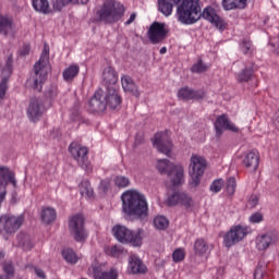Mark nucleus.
Segmentation results:
<instances>
[{
    "instance_id": "obj_1",
    "label": "nucleus",
    "mask_w": 279,
    "mask_h": 279,
    "mask_svg": "<svg viewBox=\"0 0 279 279\" xmlns=\"http://www.w3.org/2000/svg\"><path fill=\"white\" fill-rule=\"evenodd\" d=\"M159 12L165 16H171L173 5H177V19L183 25H195L199 19H205L215 25L219 32H226L228 23L217 14V10L207 7L202 12L199 0H158Z\"/></svg>"
},
{
    "instance_id": "obj_2",
    "label": "nucleus",
    "mask_w": 279,
    "mask_h": 279,
    "mask_svg": "<svg viewBox=\"0 0 279 279\" xmlns=\"http://www.w3.org/2000/svg\"><path fill=\"white\" fill-rule=\"evenodd\" d=\"M122 213L128 219L141 220L147 219L149 215V205L145 194L136 190H129L121 195Z\"/></svg>"
},
{
    "instance_id": "obj_3",
    "label": "nucleus",
    "mask_w": 279,
    "mask_h": 279,
    "mask_svg": "<svg viewBox=\"0 0 279 279\" xmlns=\"http://www.w3.org/2000/svg\"><path fill=\"white\" fill-rule=\"evenodd\" d=\"M123 12H125V8L123 7V4L114 0H107L104 2L101 8L96 12V23H105V25H112V23L121 21Z\"/></svg>"
},
{
    "instance_id": "obj_4",
    "label": "nucleus",
    "mask_w": 279,
    "mask_h": 279,
    "mask_svg": "<svg viewBox=\"0 0 279 279\" xmlns=\"http://www.w3.org/2000/svg\"><path fill=\"white\" fill-rule=\"evenodd\" d=\"M157 169L159 173L168 174L173 189L184 184V167H182V165H175L169 161V159H159L157 162Z\"/></svg>"
},
{
    "instance_id": "obj_5",
    "label": "nucleus",
    "mask_w": 279,
    "mask_h": 279,
    "mask_svg": "<svg viewBox=\"0 0 279 279\" xmlns=\"http://www.w3.org/2000/svg\"><path fill=\"white\" fill-rule=\"evenodd\" d=\"M112 232L119 243H130L133 247H141L143 245V229L134 232L125 226L117 225L112 228Z\"/></svg>"
},
{
    "instance_id": "obj_6",
    "label": "nucleus",
    "mask_w": 279,
    "mask_h": 279,
    "mask_svg": "<svg viewBox=\"0 0 279 279\" xmlns=\"http://www.w3.org/2000/svg\"><path fill=\"white\" fill-rule=\"evenodd\" d=\"M47 64H49V46L45 45L39 60L34 65L33 88L38 90V93L43 90V84L47 80V70L45 69Z\"/></svg>"
},
{
    "instance_id": "obj_7",
    "label": "nucleus",
    "mask_w": 279,
    "mask_h": 279,
    "mask_svg": "<svg viewBox=\"0 0 279 279\" xmlns=\"http://www.w3.org/2000/svg\"><path fill=\"white\" fill-rule=\"evenodd\" d=\"M206 171V159L197 155H193L190 159V186L197 189L202 182V178Z\"/></svg>"
},
{
    "instance_id": "obj_8",
    "label": "nucleus",
    "mask_w": 279,
    "mask_h": 279,
    "mask_svg": "<svg viewBox=\"0 0 279 279\" xmlns=\"http://www.w3.org/2000/svg\"><path fill=\"white\" fill-rule=\"evenodd\" d=\"M69 151L72 158L77 161L81 169H84L86 173H90L93 171V165L88 161V148L83 147L77 144V142H73L69 146Z\"/></svg>"
},
{
    "instance_id": "obj_9",
    "label": "nucleus",
    "mask_w": 279,
    "mask_h": 279,
    "mask_svg": "<svg viewBox=\"0 0 279 279\" xmlns=\"http://www.w3.org/2000/svg\"><path fill=\"white\" fill-rule=\"evenodd\" d=\"M69 230L74 241L77 243H84L86 239H88V231H86V227H84V216L81 214H76L70 219Z\"/></svg>"
},
{
    "instance_id": "obj_10",
    "label": "nucleus",
    "mask_w": 279,
    "mask_h": 279,
    "mask_svg": "<svg viewBox=\"0 0 279 279\" xmlns=\"http://www.w3.org/2000/svg\"><path fill=\"white\" fill-rule=\"evenodd\" d=\"M248 229L247 227H243L241 225H236L230 228V230L223 236L225 246L230 248L232 245H236V243H241L245 236H247Z\"/></svg>"
},
{
    "instance_id": "obj_11",
    "label": "nucleus",
    "mask_w": 279,
    "mask_h": 279,
    "mask_svg": "<svg viewBox=\"0 0 279 279\" xmlns=\"http://www.w3.org/2000/svg\"><path fill=\"white\" fill-rule=\"evenodd\" d=\"M24 221L25 215L23 214L20 216L3 215L0 217V226H2V230H4L7 234H14V232H17Z\"/></svg>"
},
{
    "instance_id": "obj_12",
    "label": "nucleus",
    "mask_w": 279,
    "mask_h": 279,
    "mask_svg": "<svg viewBox=\"0 0 279 279\" xmlns=\"http://www.w3.org/2000/svg\"><path fill=\"white\" fill-rule=\"evenodd\" d=\"M167 34H169V31L166 28V24L160 22H154L147 31L151 45H160L167 39Z\"/></svg>"
},
{
    "instance_id": "obj_13",
    "label": "nucleus",
    "mask_w": 279,
    "mask_h": 279,
    "mask_svg": "<svg viewBox=\"0 0 279 279\" xmlns=\"http://www.w3.org/2000/svg\"><path fill=\"white\" fill-rule=\"evenodd\" d=\"M153 145L158 149L160 154H165V156L168 157L171 156V149H173V144L171 143V140L167 134H155Z\"/></svg>"
},
{
    "instance_id": "obj_14",
    "label": "nucleus",
    "mask_w": 279,
    "mask_h": 279,
    "mask_svg": "<svg viewBox=\"0 0 279 279\" xmlns=\"http://www.w3.org/2000/svg\"><path fill=\"white\" fill-rule=\"evenodd\" d=\"M9 184L16 189V175L10 168L0 166V192L8 193Z\"/></svg>"
},
{
    "instance_id": "obj_15",
    "label": "nucleus",
    "mask_w": 279,
    "mask_h": 279,
    "mask_svg": "<svg viewBox=\"0 0 279 279\" xmlns=\"http://www.w3.org/2000/svg\"><path fill=\"white\" fill-rule=\"evenodd\" d=\"M166 204L167 206H178V204H181L185 208H191L193 206V198L184 192H173L168 196Z\"/></svg>"
},
{
    "instance_id": "obj_16",
    "label": "nucleus",
    "mask_w": 279,
    "mask_h": 279,
    "mask_svg": "<svg viewBox=\"0 0 279 279\" xmlns=\"http://www.w3.org/2000/svg\"><path fill=\"white\" fill-rule=\"evenodd\" d=\"M43 112H45V105L43 104V100L38 98H31L27 108L28 119L36 123V121L43 117Z\"/></svg>"
},
{
    "instance_id": "obj_17",
    "label": "nucleus",
    "mask_w": 279,
    "mask_h": 279,
    "mask_svg": "<svg viewBox=\"0 0 279 279\" xmlns=\"http://www.w3.org/2000/svg\"><path fill=\"white\" fill-rule=\"evenodd\" d=\"M215 130L217 136H221V134H223V130H228L229 132H239V128H236V125H234L230 119H228V114L226 113L217 117Z\"/></svg>"
},
{
    "instance_id": "obj_18",
    "label": "nucleus",
    "mask_w": 279,
    "mask_h": 279,
    "mask_svg": "<svg viewBox=\"0 0 279 279\" xmlns=\"http://www.w3.org/2000/svg\"><path fill=\"white\" fill-rule=\"evenodd\" d=\"M108 108L106 96H104V89L95 92L94 97L89 100L90 112H104Z\"/></svg>"
},
{
    "instance_id": "obj_19",
    "label": "nucleus",
    "mask_w": 279,
    "mask_h": 279,
    "mask_svg": "<svg viewBox=\"0 0 279 279\" xmlns=\"http://www.w3.org/2000/svg\"><path fill=\"white\" fill-rule=\"evenodd\" d=\"M104 96L107 107H109L111 110H117V108L121 106L122 99L119 92H117V87L108 86V88L104 90Z\"/></svg>"
},
{
    "instance_id": "obj_20",
    "label": "nucleus",
    "mask_w": 279,
    "mask_h": 279,
    "mask_svg": "<svg viewBox=\"0 0 279 279\" xmlns=\"http://www.w3.org/2000/svg\"><path fill=\"white\" fill-rule=\"evenodd\" d=\"M178 97L183 101H191V99L202 101L206 97V94L204 93V90H195L191 89L190 87H182L178 92Z\"/></svg>"
},
{
    "instance_id": "obj_21",
    "label": "nucleus",
    "mask_w": 279,
    "mask_h": 279,
    "mask_svg": "<svg viewBox=\"0 0 279 279\" xmlns=\"http://www.w3.org/2000/svg\"><path fill=\"white\" fill-rule=\"evenodd\" d=\"M102 82L106 86V89L108 88V86H110V88H117L119 75L117 74V71H114V68L108 66L104 70Z\"/></svg>"
},
{
    "instance_id": "obj_22",
    "label": "nucleus",
    "mask_w": 279,
    "mask_h": 279,
    "mask_svg": "<svg viewBox=\"0 0 279 279\" xmlns=\"http://www.w3.org/2000/svg\"><path fill=\"white\" fill-rule=\"evenodd\" d=\"M14 32V20L8 15H0V34L2 36H12Z\"/></svg>"
},
{
    "instance_id": "obj_23",
    "label": "nucleus",
    "mask_w": 279,
    "mask_h": 279,
    "mask_svg": "<svg viewBox=\"0 0 279 279\" xmlns=\"http://www.w3.org/2000/svg\"><path fill=\"white\" fill-rule=\"evenodd\" d=\"M122 82V88L124 93H130L133 97L140 98L141 92H138V86H136V83L132 81V77L124 75L121 78Z\"/></svg>"
},
{
    "instance_id": "obj_24",
    "label": "nucleus",
    "mask_w": 279,
    "mask_h": 279,
    "mask_svg": "<svg viewBox=\"0 0 279 279\" xmlns=\"http://www.w3.org/2000/svg\"><path fill=\"white\" fill-rule=\"evenodd\" d=\"M278 241V233L268 232L257 239V250H267Z\"/></svg>"
},
{
    "instance_id": "obj_25",
    "label": "nucleus",
    "mask_w": 279,
    "mask_h": 279,
    "mask_svg": "<svg viewBox=\"0 0 279 279\" xmlns=\"http://www.w3.org/2000/svg\"><path fill=\"white\" fill-rule=\"evenodd\" d=\"M93 274H94V279H118L119 278V271H117V269L114 268H111L110 271H101L99 270V267L94 266Z\"/></svg>"
},
{
    "instance_id": "obj_26",
    "label": "nucleus",
    "mask_w": 279,
    "mask_h": 279,
    "mask_svg": "<svg viewBox=\"0 0 279 279\" xmlns=\"http://www.w3.org/2000/svg\"><path fill=\"white\" fill-rule=\"evenodd\" d=\"M129 265L132 274H145L147 271V266L136 256L130 257Z\"/></svg>"
},
{
    "instance_id": "obj_27",
    "label": "nucleus",
    "mask_w": 279,
    "mask_h": 279,
    "mask_svg": "<svg viewBox=\"0 0 279 279\" xmlns=\"http://www.w3.org/2000/svg\"><path fill=\"white\" fill-rule=\"evenodd\" d=\"M247 0H222V8L226 11L245 10Z\"/></svg>"
},
{
    "instance_id": "obj_28",
    "label": "nucleus",
    "mask_w": 279,
    "mask_h": 279,
    "mask_svg": "<svg viewBox=\"0 0 279 279\" xmlns=\"http://www.w3.org/2000/svg\"><path fill=\"white\" fill-rule=\"evenodd\" d=\"M258 162H259L258 155H256V151H254V150H251L245 156V159L243 160V165L247 169H253V171H256V169H258Z\"/></svg>"
},
{
    "instance_id": "obj_29",
    "label": "nucleus",
    "mask_w": 279,
    "mask_h": 279,
    "mask_svg": "<svg viewBox=\"0 0 279 279\" xmlns=\"http://www.w3.org/2000/svg\"><path fill=\"white\" fill-rule=\"evenodd\" d=\"M17 243L20 247L23 248L25 252L34 247V243H32V238L27 233L17 234Z\"/></svg>"
},
{
    "instance_id": "obj_30",
    "label": "nucleus",
    "mask_w": 279,
    "mask_h": 279,
    "mask_svg": "<svg viewBox=\"0 0 279 279\" xmlns=\"http://www.w3.org/2000/svg\"><path fill=\"white\" fill-rule=\"evenodd\" d=\"M80 73V65L72 64L68 69L63 71V80L64 82H73L74 77H77Z\"/></svg>"
},
{
    "instance_id": "obj_31",
    "label": "nucleus",
    "mask_w": 279,
    "mask_h": 279,
    "mask_svg": "<svg viewBox=\"0 0 279 279\" xmlns=\"http://www.w3.org/2000/svg\"><path fill=\"white\" fill-rule=\"evenodd\" d=\"M33 8L36 12H41V14H49L51 12L48 0H33Z\"/></svg>"
},
{
    "instance_id": "obj_32",
    "label": "nucleus",
    "mask_w": 279,
    "mask_h": 279,
    "mask_svg": "<svg viewBox=\"0 0 279 279\" xmlns=\"http://www.w3.org/2000/svg\"><path fill=\"white\" fill-rule=\"evenodd\" d=\"M254 76V68H244L240 73H238L236 80L240 84H243V82H250L252 77Z\"/></svg>"
},
{
    "instance_id": "obj_33",
    "label": "nucleus",
    "mask_w": 279,
    "mask_h": 279,
    "mask_svg": "<svg viewBox=\"0 0 279 279\" xmlns=\"http://www.w3.org/2000/svg\"><path fill=\"white\" fill-rule=\"evenodd\" d=\"M56 217H57L56 209L51 207H46L41 211V219L44 223H52V221H56Z\"/></svg>"
},
{
    "instance_id": "obj_34",
    "label": "nucleus",
    "mask_w": 279,
    "mask_h": 279,
    "mask_svg": "<svg viewBox=\"0 0 279 279\" xmlns=\"http://www.w3.org/2000/svg\"><path fill=\"white\" fill-rule=\"evenodd\" d=\"M194 251L198 256H204L208 252V243L204 239H197L194 243Z\"/></svg>"
},
{
    "instance_id": "obj_35",
    "label": "nucleus",
    "mask_w": 279,
    "mask_h": 279,
    "mask_svg": "<svg viewBox=\"0 0 279 279\" xmlns=\"http://www.w3.org/2000/svg\"><path fill=\"white\" fill-rule=\"evenodd\" d=\"M80 193L82 197H93L95 192L93 191V186H90L89 181H82L80 184Z\"/></svg>"
},
{
    "instance_id": "obj_36",
    "label": "nucleus",
    "mask_w": 279,
    "mask_h": 279,
    "mask_svg": "<svg viewBox=\"0 0 279 279\" xmlns=\"http://www.w3.org/2000/svg\"><path fill=\"white\" fill-rule=\"evenodd\" d=\"M154 226L157 230H167L169 228V220L165 216H158L154 219Z\"/></svg>"
},
{
    "instance_id": "obj_37",
    "label": "nucleus",
    "mask_w": 279,
    "mask_h": 279,
    "mask_svg": "<svg viewBox=\"0 0 279 279\" xmlns=\"http://www.w3.org/2000/svg\"><path fill=\"white\" fill-rule=\"evenodd\" d=\"M62 256L66 263H70L71 265H75L77 263V255H75V252L72 248H66L62 251Z\"/></svg>"
},
{
    "instance_id": "obj_38",
    "label": "nucleus",
    "mask_w": 279,
    "mask_h": 279,
    "mask_svg": "<svg viewBox=\"0 0 279 279\" xmlns=\"http://www.w3.org/2000/svg\"><path fill=\"white\" fill-rule=\"evenodd\" d=\"M2 269L5 274L7 279L14 278V263L12 262H4L2 264Z\"/></svg>"
},
{
    "instance_id": "obj_39",
    "label": "nucleus",
    "mask_w": 279,
    "mask_h": 279,
    "mask_svg": "<svg viewBox=\"0 0 279 279\" xmlns=\"http://www.w3.org/2000/svg\"><path fill=\"white\" fill-rule=\"evenodd\" d=\"M53 10H57V12L62 11V8H65V5L73 4V0H51Z\"/></svg>"
},
{
    "instance_id": "obj_40",
    "label": "nucleus",
    "mask_w": 279,
    "mask_h": 279,
    "mask_svg": "<svg viewBox=\"0 0 279 279\" xmlns=\"http://www.w3.org/2000/svg\"><path fill=\"white\" fill-rule=\"evenodd\" d=\"M114 184L118 189H128V186H130V179L128 177L119 175L114 179Z\"/></svg>"
},
{
    "instance_id": "obj_41",
    "label": "nucleus",
    "mask_w": 279,
    "mask_h": 279,
    "mask_svg": "<svg viewBox=\"0 0 279 279\" xmlns=\"http://www.w3.org/2000/svg\"><path fill=\"white\" fill-rule=\"evenodd\" d=\"M191 71L192 73H206V71H208V65L201 59L192 66Z\"/></svg>"
},
{
    "instance_id": "obj_42",
    "label": "nucleus",
    "mask_w": 279,
    "mask_h": 279,
    "mask_svg": "<svg viewBox=\"0 0 279 279\" xmlns=\"http://www.w3.org/2000/svg\"><path fill=\"white\" fill-rule=\"evenodd\" d=\"M226 189L228 195H234L236 191V179L234 177L228 179Z\"/></svg>"
},
{
    "instance_id": "obj_43",
    "label": "nucleus",
    "mask_w": 279,
    "mask_h": 279,
    "mask_svg": "<svg viewBox=\"0 0 279 279\" xmlns=\"http://www.w3.org/2000/svg\"><path fill=\"white\" fill-rule=\"evenodd\" d=\"M13 62H14V59H13L12 54H10L7 58L5 66L2 69L3 75H12V64H13Z\"/></svg>"
},
{
    "instance_id": "obj_44",
    "label": "nucleus",
    "mask_w": 279,
    "mask_h": 279,
    "mask_svg": "<svg viewBox=\"0 0 279 279\" xmlns=\"http://www.w3.org/2000/svg\"><path fill=\"white\" fill-rule=\"evenodd\" d=\"M221 189H223V179H217L210 185V191L213 193H219V191H221Z\"/></svg>"
},
{
    "instance_id": "obj_45",
    "label": "nucleus",
    "mask_w": 279,
    "mask_h": 279,
    "mask_svg": "<svg viewBox=\"0 0 279 279\" xmlns=\"http://www.w3.org/2000/svg\"><path fill=\"white\" fill-rule=\"evenodd\" d=\"M5 93H8V77H2L0 82V99H5Z\"/></svg>"
},
{
    "instance_id": "obj_46",
    "label": "nucleus",
    "mask_w": 279,
    "mask_h": 279,
    "mask_svg": "<svg viewBox=\"0 0 279 279\" xmlns=\"http://www.w3.org/2000/svg\"><path fill=\"white\" fill-rule=\"evenodd\" d=\"M172 258L174 263H181V260H184V251L181 248L175 250L172 254Z\"/></svg>"
},
{
    "instance_id": "obj_47",
    "label": "nucleus",
    "mask_w": 279,
    "mask_h": 279,
    "mask_svg": "<svg viewBox=\"0 0 279 279\" xmlns=\"http://www.w3.org/2000/svg\"><path fill=\"white\" fill-rule=\"evenodd\" d=\"M45 95L49 97L50 99L56 97L58 95V86L57 85H50L47 90L45 92Z\"/></svg>"
},
{
    "instance_id": "obj_48",
    "label": "nucleus",
    "mask_w": 279,
    "mask_h": 279,
    "mask_svg": "<svg viewBox=\"0 0 279 279\" xmlns=\"http://www.w3.org/2000/svg\"><path fill=\"white\" fill-rule=\"evenodd\" d=\"M241 49L243 53H250V51H252V41L243 40L241 45Z\"/></svg>"
},
{
    "instance_id": "obj_49",
    "label": "nucleus",
    "mask_w": 279,
    "mask_h": 279,
    "mask_svg": "<svg viewBox=\"0 0 279 279\" xmlns=\"http://www.w3.org/2000/svg\"><path fill=\"white\" fill-rule=\"evenodd\" d=\"M251 223H260L263 221V214L255 213L250 217Z\"/></svg>"
},
{
    "instance_id": "obj_50",
    "label": "nucleus",
    "mask_w": 279,
    "mask_h": 279,
    "mask_svg": "<svg viewBox=\"0 0 279 279\" xmlns=\"http://www.w3.org/2000/svg\"><path fill=\"white\" fill-rule=\"evenodd\" d=\"M263 276H265V270L263 269V266L258 265V267L254 271V278L263 279Z\"/></svg>"
},
{
    "instance_id": "obj_51",
    "label": "nucleus",
    "mask_w": 279,
    "mask_h": 279,
    "mask_svg": "<svg viewBox=\"0 0 279 279\" xmlns=\"http://www.w3.org/2000/svg\"><path fill=\"white\" fill-rule=\"evenodd\" d=\"M144 143H145V137H143V134H136L134 146L138 147V145H143Z\"/></svg>"
},
{
    "instance_id": "obj_52",
    "label": "nucleus",
    "mask_w": 279,
    "mask_h": 279,
    "mask_svg": "<svg viewBox=\"0 0 279 279\" xmlns=\"http://www.w3.org/2000/svg\"><path fill=\"white\" fill-rule=\"evenodd\" d=\"M248 205L251 208H256V206H258V196L252 195L248 199Z\"/></svg>"
},
{
    "instance_id": "obj_53",
    "label": "nucleus",
    "mask_w": 279,
    "mask_h": 279,
    "mask_svg": "<svg viewBox=\"0 0 279 279\" xmlns=\"http://www.w3.org/2000/svg\"><path fill=\"white\" fill-rule=\"evenodd\" d=\"M122 252H123V250L121 247H118V246H112L111 250H110V254L113 257H117V256L121 255Z\"/></svg>"
},
{
    "instance_id": "obj_54",
    "label": "nucleus",
    "mask_w": 279,
    "mask_h": 279,
    "mask_svg": "<svg viewBox=\"0 0 279 279\" xmlns=\"http://www.w3.org/2000/svg\"><path fill=\"white\" fill-rule=\"evenodd\" d=\"M109 187H110V182L108 181L100 182L99 189L100 191H102V193H107Z\"/></svg>"
},
{
    "instance_id": "obj_55",
    "label": "nucleus",
    "mask_w": 279,
    "mask_h": 279,
    "mask_svg": "<svg viewBox=\"0 0 279 279\" xmlns=\"http://www.w3.org/2000/svg\"><path fill=\"white\" fill-rule=\"evenodd\" d=\"M34 271H35V274H36V276H37L38 278H41V279L47 278V275H45V270H43V269H40V268H38V267H35V268H34Z\"/></svg>"
},
{
    "instance_id": "obj_56",
    "label": "nucleus",
    "mask_w": 279,
    "mask_h": 279,
    "mask_svg": "<svg viewBox=\"0 0 279 279\" xmlns=\"http://www.w3.org/2000/svg\"><path fill=\"white\" fill-rule=\"evenodd\" d=\"M29 45H26L22 48V50L20 51L21 56H29Z\"/></svg>"
},
{
    "instance_id": "obj_57",
    "label": "nucleus",
    "mask_w": 279,
    "mask_h": 279,
    "mask_svg": "<svg viewBox=\"0 0 279 279\" xmlns=\"http://www.w3.org/2000/svg\"><path fill=\"white\" fill-rule=\"evenodd\" d=\"M134 21H136V13H132L130 15V19L125 22V25H132V23H134Z\"/></svg>"
},
{
    "instance_id": "obj_58",
    "label": "nucleus",
    "mask_w": 279,
    "mask_h": 279,
    "mask_svg": "<svg viewBox=\"0 0 279 279\" xmlns=\"http://www.w3.org/2000/svg\"><path fill=\"white\" fill-rule=\"evenodd\" d=\"M270 46L274 48L275 53L279 54V39L277 43L271 41Z\"/></svg>"
},
{
    "instance_id": "obj_59",
    "label": "nucleus",
    "mask_w": 279,
    "mask_h": 279,
    "mask_svg": "<svg viewBox=\"0 0 279 279\" xmlns=\"http://www.w3.org/2000/svg\"><path fill=\"white\" fill-rule=\"evenodd\" d=\"M90 0H72V4L81 3L82 5H86Z\"/></svg>"
},
{
    "instance_id": "obj_60",
    "label": "nucleus",
    "mask_w": 279,
    "mask_h": 279,
    "mask_svg": "<svg viewBox=\"0 0 279 279\" xmlns=\"http://www.w3.org/2000/svg\"><path fill=\"white\" fill-rule=\"evenodd\" d=\"M7 195H8V193L0 191V206H1V204H3V202H5Z\"/></svg>"
},
{
    "instance_id": "obj_61",
    "label": "nucleus",
    "mask_w": 279,
    "mask_h": 279,
    "mask_svg": "<svg viewBox=\"0 0 279 279\" xmlns=\"http://www.w3.org/2000/svg\"><path fill=\"white\" fill-rule=\"evenodd\" d=\"M159 53H161V54L167 53V47H162V48L159 50Z\"/></svg>"
},
{
    "instance_id": "obj_62",
    "label": "nucleus",
    "mask_w": 279,
    "mask_h": 279,
    "mask_svg": "<svg viewBox=\"0 0 279 279\" xmlns=\"http://www.w3.org/2000/svg\"><path fill=\"white\" fill-rule=\"evenodd\" d=\"M4 257H5V253L0 252V260H1V258H4Z\"/></svg>"
},
{
    "instance_id": "obj_63",
    "label": "nucleus",
    "mask_w": 279,
    "mask_h": 279,
    "mask_svg": "<svg viewBox=\"0 0 279 279\" xmlns=\"http://www.w3.org/2000/svg\"><path fill=\"white\" fill-rule=\"evenodd\" d=\"M3 232V225H0V234Z\"/></svg>"
}]
</instances>
